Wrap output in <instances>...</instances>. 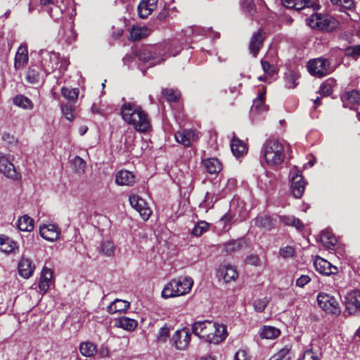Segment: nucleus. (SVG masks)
Returning <instances> with one entry per match:
<instances>
[{
  "mask_svg": "<svg viewBox=\"0 0 360 360\" xmlns=\"http://www.w3.org/2000/svg\"><path fill=\"white\" fill-rule=\"evenodd\" d=\"M28 59L29 57L27 47L24 45H20L18 47L15 56V69L19 70L23 68L27 63Z\"/></svg>",
  "mask_w": 360,
  "mask_h": 360,
  "instance_id": "b1692460",
  "label": "nucleus"
},
{
  "mask_svg": "<svg viewBox=\"0 0 360 360\" xmlns=\"http://www.w3.org/2000/svg\"><path fill=\"white\" fill-rule=\"evenodd\" d=\"M62 112L65 118L68 120H72L74 117L73 108L72 105H65L61 108Z\"/></svg>",
  "mask_w": 360,
  "mask_h": 360,
  "instance_id": "680f3d73",
  "label": "nucleus"
},
{
  "mask_svg": "<svg viewBox=\"0 0 360 360\" xmlns=\"http://www.w3.org/2000/svg\"><path fill=\"white\" fill-rule=\"evenodd\" d=\"M268 110V106L265 105L264 101L260 98H255L253 101L252 105L250 109V115L255 117L256 115L261 114Z\"/></svg>",
  "mask_w": 360,
  "mask_h": 360,
  "instance_id": "f704fd0d",
  "label": "nucleus"
},
{
  "mask_svg": "<svg viewBox=\"0 0 360 360\" xmlns=\"http://www.w3.org/2000/svg\"><path fill=\"white\" fill-rule=\"evenodd\" d=\"M79 350L82 355L86 357H91L96 354V347L95 345L90 342H82L80 345Z\"/></svg>",
  "mask_w": 360,
  "mask_h": 360,
  "instance_id": "4c0bfd02",
  "label": "nucleus"
},
{
  "mask_svg": "<svg viewBox=\"0 0 360 360\" xmlns=\"http://www.w3.org/2000/svg\"><path fill=\"white\" fill-rule=\"evenodd\" d=\"M299 76L294 72H289L285 74L286 86L289 89H294L297 86L296 81L298 79Z\"/></svg>",
  "mask_w": 360,
  "mask_h": 360,
  "instance_id": "8fccbe9b",
  "label": "nucleus"
},
{
  "mask_svg": "<svg viewBox=\"0 0 360 360\" xmlns=\"http://www.w3.org/2000/svg\"><path fill=\"white\" fill-rule=\"evenodd\" d=\"M129 200L131 207L139 212L141 218L145 221L148 220L152 211L146 201L138 195H130Z\"/></svg>",
  "mask_w": 360,
  "mask_h": 360,
  "instance_id": "9b49d317",
  "label": "nucleus"
},
{
  "mask_svg": "<svg viewBox=\"0 0 360 360\" xmlns=\"http://www.w3.org/2000/svg\"><path fill=\"white\" fill-rule=\"evenodd\" d=\"M39 233L45 240L51 242L56 241L59 238L60 231L58 227L52 224H44L40 226Z\"/></svg>",
  "mask_w": 360,
  "mask_h": 360,
  "instance_id": "dca6fc26",
  "label": "nucleus"
},
{
  "mask_svg": "<svg viewBox=\"0 0 360 360\" xmlns=\"http://www.w3.org/2000/svg\"><path fill=\"white\" fill-rule=\"evenodd\" d=\"M115 250V245L112 241L107 240L101 243L99 252L103 255L111 257L114 255Z\"/></svg>",
  "mask_w": 360,
  "mask_h": 360,
  "instance_id": "a19ab883",
  "label": "nucleus"
},
{
  "mask_svg": "<svg viewBox=\"0 0 360 360\" xmlns=\"http://www.w3.org/2000/svg\"><path fill=\"white\" fill-rule=\"evenodd\" d=\"M279 254L283 258L290 257L293 256L294 249L290 246H287L281 249Z\"/></svg>",
  "mask_w": 360,
  "mask_h": 360,
  "instance_id": "0e129e2a",
  "label": "nucleus"
},
{
  "mask_svg": "<svg viewBox=\"0 0 360 360\" xmlns=\"http://www.w3.org/2000/svg\"><path fill=\"white\" fill-rule=\"evenodd\" d=\"M138 323L136 320L126 316L120 317L115 320V326L128 331H133L137 327Z\"/></svg>",
  "mask_w": 360,
  "mask_h": 360,
  "instance_id": "bb28decb",
  "label": "nucleus"
},
{
  "mask_svg": "<svg viewBox=\"0 0 360 360\" xmlns=\"http://www.w3.org/2000/svg\"><path fill=\"white\" fill-rule=\"evenodd\" d=\"M13 155L0 152V173L9 179L18 180L21 176L13 164Z\"/></svg>",
  "mask_w": 360,
  "mask_h": 360,
  "instance_id": "423d86ee",
  "label": "nucleus"
},
{
  "mask_svg": "<svg viewBox=\"0 0 360 360\" xmlns=\"http://www.w3.org/2000/svg\"><path fill=\"white\" fill-rule=\"evenodd\" d=\"M246 263L252 266H259L261 263L258 255H251L246 258Z\"/></svg>",
  "mask_w": 360,
  "mask_h": 360,
  "instance_id": "338daca9",
  "label": "nucleus"
},
{
  "mask_svg": "<svg viewBox=\"0 0 360 360\" xmlns=\"http://www.w3.org/2000/svg\"><path fill=\"white\" fill-rule=\"evenodd\" d=\"M158 0H141L138 6V13L141 18H146L156 8Z\"/></svg>",
  "mask_w": 360,
  "mask_h": 360,
  "instance_id": "412c9836",
  "label": "nucleus"
},
{
  "mask_svg": "<svg viewBox=\"0 0 360 360\" xmlns=\"http://www.w3.org/2000/svg\"><path fill=\"white\" fill-rule=\"evenodd\" d=\"M193 285V281L191 277L173 279L165 286L162 296L167 299L186 295L191 291Z\"/></svg>",
  "mask_w": 360,
  "mask_h": 360,
  "instance_id": "7ed1b4c3",
  "label": "nucleus"
},
{
  "mask_svg": "<svg viewBox=\"0 0 360 360\" xmlns=\"http://www.w3.org/2000/svg\"><path fill=\"white\" fill-rule=\"evenodd\" d=\"M218 274L226 283L235 281L238 276L236 268L229 264L220 266L218 270Z\"/></svg>",
  "mask_w": 360,
  "mask_h": 360,
  "instance_id": "6ab92c4d",
  "label": "nucleus"
},
{
  "mask_svg": "<svg viewBox=\"0 0 360 360\" xmlns=\"http://www.w3.org/2000/svg\"><path fill=\"white\" fill-rule=\"evenodd\" d=\"M255 225L260 229L271 230L275 225V221L267 215H259L254 219Z\"/></svg>",
  "mask_w": 360,
  "mask_h": 360,
  "instance_id": "c85d7f7f",
  "label": "nucleus"
},
{
  "mask_svg": "<svg viewBox=\"0 0 360 360\" xmlns=\"http://www.w3.org/2000/svg\"><path fill=\"white\" fill-rule=\"evenodd\" d=\"M163 96L169 102L177 101L181 96V94L178 90L173 89H164L162 91Z\"/></svg>",
  "mask_w": 360,
  "mask_h": 360,
  "instance_id": "37998d69",
  "label": "nucleus"
},
{
  "mask_svg": "<svg viewBox=\"0 0 360 360\" xmlns=\"http://www.w3.org/2000/svg\"><path fill=\"white\" fill-rule=\"evenodd\" d=\"M307 8H312L313 10H317L319 6L314 0H296L295 3V9L299 11Z\"/></svg>",
  "mask_w": 360,
  "mask_h": 360,
  "instance_id": "c03bdc74",
  "label": "nucleus"
},
{
  "mask_svg": "<svg viewBox=\"0 0 360 360\" xmlns=\"http://www.w3.org/2000/svg\"><path fill=\"white\" fill-rule=\"evenodd\" d=\"M231 151L237 158L243 157L247 153L246 145L239 139L234 137L231 143Z\"/></svg>",
  "mask_w": 360,
  "mask_h": 360,
  "instance_id": "cd10ccee",
  "label": "nucleus"
},
{
  "mask_svg": "<svg viewBox=\"0 0 360 360\" xmlns=\"http://www.w3.org/2000/svg\"><path fill=\"white\" fill-rule=\"evenodd\" d=\"M63 37L64 39L69 44L75 40L77 34L73 29L72 23L67 25L66 30L63 31Z\"/></svg>",
  "mask_w": 360,
  "mask_h": 360,
  "instance_id": "a18cd8bd",
  "label": "nucleus"
},
{
  "mask_svg": "<svg viewBox=\"0 0 360 360\" xmlns=\"http://www.w3.org/2000/svg\"><path fill=\"white\" fill-rule=\"evenodd\" d=\"M136 56L139 59L143 61L144 63H148L149 67L156 65L163 61V59H160L157 56L155 52L153 51L151 47H143L139 50L136 53Z\"/></svg>",
  "mask_w": 360,
  "mask_h": 360,
  "instance_id": "4468645a",
  "label": "nucleus"
},
{
  "mask_svg": "<svg viewBox=\"0 0 360 360\" xmlns=\"http://www.w3.org/2000/svg\"><path fill=\"white\" fill-rule=\"evenodd\" d=\"M214 323L207 320L195 322L192 326L193 333L207 342V340L211 339V332L215 331Z\"/></svg>",
  "mask_w": 360,
  "mask_h": 360,
  "instance_id": "9d476101",
  "label": "nucleus"
},
{
  "mask_svg": "<svg viewBox=\"0 0 360 360\" xmlns=\"http://www.w3.org/2000/svg\"><path fill=\"white\" fill-rule=\"evenodd\" d=\"M41 64L46 75L53 72L58 68L59 54L54 51H41Z\"/></svg>",
  "mask_w": 360,
  "mask_h": 360,
  "instance_id": "0eeeda50",
  "label": "nucleus"
},
{
  "mask_svg": "<svg viewBox=\"0 0 360 360\" xmlns=\"http://www.w3.org/2000/svg\"><path fill=\"white\" fill-rule=\"evenodd\" d=\"M291 181V192L292 195L297 198H301L304 191L306 185L303 176L301 174L297 172L292 176Z\"/></svg>",
  "mask_w": 360,
  "mask_h": 360,
  "instance_id": "a211bd4d",
  "label": "nucleus"
},
{
  "mask_svg": "<svg viewBox=\"0 0 360 360\" xmlns=\"http://www.w3.org/2000/svg\"><path fill=\"white\" fill-rule=\"evenodd\" d=\"M307 24L313 29L330 31L336 27L337 22L328 15L313 13L307 18Z\"/></svg>",
  "mask_w": 360,
  "mask_h": 360,
  "instance_id": "39448f33",
  "label": "nucleus"
},
{
  "mask_svg": "<svg viewBox=\"0 0 360 360\" xmlns=\"http://www.w3.org/2000/svg\"><path fill=\"white\" fill-rule=\"evenodd\" d=\"M261 65L264 72L269 75H273L274 73V68L267 61L262 60Z\"/></svg>",
  "mask_w": 360,
  "mask_h": 360,
  "instance_id": "69168bd1",
  "label": "nucleus"
},
{
  "mask_svg": "<svg viewBox=\"0 0 360 360\" xmlns=\"http://www.w3.org/2000/svg\"><path fill=\"white\" fill-rule=\"evenodd\" d=\"M309 73L319 78L323 77L334 71L328 59L320 57L310 60L307 63Z\"/></svg>",
  "mask_w": 360,
  "mask_h": 360,
  "instance_id": "20e7f679",
  "label": "nucleus"
},
{
  "mask_svg": "<svg viewBox=\"0 0 360 360\" xmlns=\"http://www.w3.org/2000/svg\"><path fill=\"white\" fill-rule=\"evenodd\" d=\"M346 55L354 59H357L360 56V45L351 46L347 48Z\"/></svg>",
  "mask_w": 360,
  "mask_h": 360,
  "instance_id": "6e6d98bb",
  "label": "nucleus"
},
{
  "mask_svg": "<svg viewBox=\"0 0 360 360\" xmlns=\"http://www.w3.org/2000/svg\"><path fill=\"white\" fill-rule=\"evenodd\" d=\"M320 241L328 249H333L337 243L335 237L329 232H322L320 236Z\"/></svg>",
  "mask_w": 360,
  "mask_h": 360,
  "instance_id": "c9c22d12",
  "label": "nucleus"
},
{
  "mask_svg": "<svg viewBox=\"0 0 360 360\" xmlns=\"http://www.w3.org/2000/svg\"><path fill=\"white\" fill-rule=\"evenodd\" d=\"M53 272L51 269L44 268L41 272V278L38 284L39 288L45 294L50 286L51 280L52 278Z\"/></svg>",
  "mask_w": 360,
  "mask_h": 360,
  "instance_id": "a878e982",
  "label": "nucleus"
},
{
  "mask_svg": "<svg viewBox=\"0 0 360 360\" xmlns=\"http://www.w3.org/2000/svg\"><path fill=\"white\" fill-rule=\"evenodd\" d=\"M319 357L316 352H314L312 349L306 350L300 360H319Z\"/></svg>",
  "mask_w": 360,
  "mask_h": 360,
  "instance_id": "bf43d9fd",
  "label": "nucleus"
},
{
  "mask_svg": "<svg viewBox=\"0 0 360 360\" xmlns=\"http://www.w3.org/2000/svg\"><path fill=\"white\" fill-rule=\"evenodd\" d=\"M280 334V330L275 327L265 326L260 332V336L264 339H274L277 338Z\"/></svg>",
  "mask_w": 360,
  "mask_h": 360,
  "instance_id": "e433bc0d",
  "label": "nucleus"
},
{
  "mask_svg": "<svg viewBox=\"0 0 360 360\" xmlns=\"http://www.w3.org/2000/svg\"><path fill=\"white\" fill-rule=\"evenodd\" d=\"M317 302L319 307L327 313L333 314H339L340 313V307L338 300L327 293H319Z\"/></svg>",
  "mask_w": 360,
  "mask_h": 360,
  "instance_id": "6e6552de",
  "label": "nucleus"
},
{
  "mask_svg": "<svg viewBox=\"0 0 360 360\" xmlns=\"http://www.w3.org/2000/svg\"><path fill=\"white\" fill-rule=\"evenodd\" d=\"M176 141L186 147L191 145V143L198 139V133L194 130H182L175 134Z\"/></svg>",
  "mask_w": 360,
  "mask_h": 360,
  "instance_id": "f3484780",
  "label": "nucleus"
},
{
  "mask_svg": "<svg viewBox=\"0 0 360 360\" xmlns=\"http://www.w3.org/2000/svg\"><path fill=\"white\" fill-rule=\"evenodd\" d=\"M44 76L41 73V68L37 65H32L26 75V80L30 84H37L44 80Z\"/></svg>",
  "mask_w": 360,
  "mask_h": 360,
  "instance_id": "393cba45",
  "label": "nucleus"
},
{
  "mask_svg": "<svg viewBox=\"0 0 360 360\" xmlns=\"http://www.w3.org/2000/svg\"><path fill=\"white\" fill-rule=\"evenodd\" d=\"M121 115L125 122L140 133L148 132L151 129L148 115L136 103L125 102L121 107Z\"/></svg>",
  "mask_w": 360,
  "mask_h": 360,
  "instance_id": "f257e3e1",
  "label": "nucleus"
},
{
  "mask_svg": "<svg viewBox=\"0 0 360 360\" xmlns=\"http://www.w3.org/2000/svg\"><path fill=\"white\" fill-rule=\"evenodd\" d=\"M13 104L19 108L25 110H32L34 103L27 96L22 94H19L15 96L13 99Z\"/></svg>",
  "mask_w": 360,
  "mask_h": 360,
  "instance_id": "473e14b6",
  "label": "nucleus"
},
{
  "mask_svg": "<svg viewBox=\"0 0 360 360\" xmlns=\"http://www.w3.org/2000/svg\"><path fill=\"white\" fill-rule=\"evenodd\" d=\"M265 32L262 28L252 34L249 41L248 49L253 57L256 58L257 56L263 46Z\"/></svg>",
  "mask_w": 360,
  "mask_h": 360,
  "instance_id": "ddd939ff",
  "label": "nucleus"
},
{
  "mask_svg": "<svg viewBox=\"0 0 360 360\" xmlns=\"http://www.w3.org/2000/svg\"><path fill=\"white\" fill-rule=\"evenodd\" d=\"M269 302V299L266 297L262 299H257L253 302V307L257 312L260 313L264 311Z\"/></svg>",
  "mask_w": 360,
  "mask_h": 360,
  "instance_id": "09e8293b",
  "label": "nucleus"
},
{
  "mask_svg": "<svg viewBox=\"0 0 360 360\" xmlns=\"http://www.w3.org/2000/svg\"><path fill=\"white\" fill-rule=\"evenodd\" d=\"M256 0H242V7L250 15H253L256 11L255 1Z\"/></svg>",
  "mask_w": 360,
  "mask_h": 360,
  "instance_id": "5fc2aeb1",
  "label": "nucleus"
},
{
  "mask_svg": "<svg viewBox=\"0 0 360 360\" xmlns=\"http://www.w3.org/2000/svg\"><path fill=\"white\" fill-rule=\"evenodd\" d=\"M191 341V334L187 328L176 330L172 335L171 342L179 350L188 348Z\"/></svg>",
  "mask_w": 360,
  "mask_h": 360,
  "instance_id": "f8f14e48",
  "label": "nucleus"
},
{
  "mask_svg": "<svg viewBox=\"0 0 360 360\" xmlns=\"http://www.w3.org/2000/svg\"><path fill=\"white\" fill-rule=\"evenodd\" d=\"M17 227L22 231H31L34 229V221L28 215H23L18 219Z\"/></svg>",
  "mask_w": 360,
  "mask_h": 360,
  "instance_id": "72a5a7b5",
  "label": "nucleus"
},
{
  "mask_svg": "<svg viewBox=\"0 0 360 360\" xmlns=\"http://www.w3.org/2000/svg\"><path fill=\"white\" fill-rule=\"evenodd\" d=\"M345 98L352 103H355L359 101L360 94L358 91L352 90L345 94Z\"/></svg>",
  "mask_w": 360,
  "mask_h": 360,
  "instance_id": "13d9d810",
  "label": "nucleus"
},
{
  "mask_svg": "<svg viewBox=\"0 0 360 360\" xmlns=\"http://www.w3.org/2000/svg\"><path fill=\"white\" fill-rule=\"evenodd\" d=\"M72 165L76 173L83 174L85 172L86 163L82 158L75 156L72 161Z\"/></svg>",
  "mask_w": 360,
  "mask_h": 360,
  "instance_id": "79ce46f5",
  "label": "nucleus"
},
{
  "mask_svg": "<svg viewBox=\"0 0 360 360\" xmlns=\"http://www.w3.org/2000/svg\"><path fill=\"white\" fill-rule=\"evenodd\" d=\"M136 181L134 174L128 170L118 172L115 176V182L121 186H131Z\"/></svg>",
  "mask_w": 360,
  "mask_h": 360,
  "instance_id": "5701e85b",
  "label": "nucleus"
},
{
  "mask_svg": "<svg viewBox=\"0 0 360 360\" xmlns=\"http://www.w3.org/2000/svg\"><path fill=\"white\" fill-rule=\"evenodd\" d=\"M18 273L22 277L29 278L33 274L35 266L30 259L22 257L18 263Z\"/></svg>",
  "mask_w": 360,
  "mask_h": 360,
  "instance_id": "4be33fe9",
  "label": "nucleus"
},
{
  "mask_svg": "<svg viewBox=\"0 0 360 360\" xmlns=\"http://www.w3.org/2000/svg\"><path fill=\"white\" fill-rule=\"evenodd\" d=\"M136 138V134L132 130H127L124 134V145L127 149H131Z\"/></svg>",
  "mask_w": 360,
  "mask_h": 360,
  "instance_id": "3c124183",
  "label": "nucleus"
},
{
  "mask_svg": "<svg viewBox=\"0 0 360 360\" xmlns=\"http://www.w3.org/2000/svg\"><path fill=\"white\" fill-rule=\"evenodd\" d=\"M345 312L349 315L360 314V290L355 289L346 295L345 297Z\"/></svg>",
  "mask_w": 360,
  "mask_h": 360,
  "instance_id": "1a4fd4ad",
  "label": "nucleus"
},
{
  "mask_svg": "<svg viewBox=\"0 0 360 360\" xmlns=\"http://www.w3.org/2000/svg\"><path fill=\"white\" fill-rule=\"evenodd\" d=\"M245 245V241L243 238L231 240L224 244V250L226 253L231 254L239 251Z\"/></svg>",
  "mask_w": 360,
  "mask_h": 360,
  "instance_id": "7c9ffc66",
  "label": "nucleus"
},
{
  "mask_svg": "<svg viewBox=\"0 0 360 360\" xmlns=\"http://www.w3.org/2000/svg\"><path fill=\"white\" fill-rule=\"evenodd\" d=\"M330 2L336 6H340V10L344 11L345 10H352L354 7L353 0H330Z\"/></svg>",
  "mask_w": 360,
  "mask_h": 360,
  "instance_id": "49530a36",
  "label": "nucleus"
},
{
  "mask_svg": "<svg viewBox=\"0 0 360 360\" xmlns=\"http://www.w3.org/2000/svg\"><path fill=\"white\" fill-rule=\"evenodd\" d=\"M148 34V29L146 27H133L130 31V39L133 41H139Z\"/></svg>",
  "mask_w": 360,
  "mask_h": 360,
  "instance_id": "58836bf2",
  "label": "nucleus"
},
{
  "mask_svg": "<svg viewBox=\"0 0 360 360\" xmlns=\"http://www.w3.org/2000/svg\"><path fill=\"white\" fill-rule=\"evenodd\" d=\"M262 157L269 166L274 167L281 165L284 160V148L278 140H267L263 145Z\"/></svg>",
  "mask_w": 360,
  "mask_h": 360,
  "instance_id": "f03ea898",
  "label": "nucleus"
},
{
  "mask_svg": "<svg viewBox=\"0 0 360 360\" xmlns=\"http://www.w3.org/2000/svg\"><path fill=\"white\" fill-rule=\"evenodd\" d=\"M319 91L323 96H329L333 92L331 84L328 82H323L320 86Z\"/></svg>",
  "mask_w": 360,
  "mask_h": 360,
  "instance_id": "e2e57ef3",
  "label": "nucleus"
},
{
  "mask_svg": "<svg viewBox=\"0 0 360 360\" xmlns=\"http://www.w3.org/2000/svg\"><path fill=\"white\" fill-rule=\"evenodd\" d=\"M5 241L4 247H1V251L6 253L14 252L15 249L17 248L16 243L8 237H6Z\"/></svg>",
  "mask_w": 360,
  "mask_h": 360,
  "instance_id": "864d4df0",
  "label": "nucleus"
},
{
  "mask_svg": "<svg viewBox=\"0 0 360 360\" xmlns=\"http://www.w3.org/2000/svg\"><path fill=\"white\" fill-rule=\"evenodd\" d=\"M314 266L316 271L323 275H335L338 272L337 266L332 265L328 261L320 257H316L314 259Z\"/></svg>",
  "mask_w": 360,
  "mask_h": 360,
  "instance_id": "2eb2a0df",
  "label": "nucleus"
},
{
  "mask_svg": "<svg viewBox=\"0 0 360 360\" xmlns=\"http://www.w3.org/2000/svg\"><path fill=\"white\" fill-rule=\"evenodd\" d=\"M170 328L167 325H164L158 331L157 340L158 342H165L169 335Z\"/></svg>",
  "mask_w": 360,
  "mask_h": 360,
  "instance_id": "603ef678",
  "label": "nucleus"
},
{
  "mask_svg": "<svg viewBox=\"0 0 360 360\" xmlns=\"http://www.w3.org/2000/svg\"><path fill=\"white\" fill-rule=\"evenodd\" d=\"M40 5L46 11L51 17H53L52 11L55 6V0H40Z\"/></svg>",
  "mask_w": 360,
  "mask_h": 360,
  "instance_id": "4d7b16f0",
  "label": "nucleus"
},
{
  "mask_svg": "<svg viewBox=\"0 0 360 360\" xmlns=\"http://www.w3.org/2000/svg\"><path fill=\"white\" fill-rule=\"evenodd\" d=\"M311 278L307 275H302L296 281V285L300 288H303L305 285L309 283Z\"/></svg>",
  "mask_w": 360,
  "mask_h": 360,
  "instance_id": "774afa93",
  "label": "nucleus"
},
{
  "mask_svg": "<svg viewBox=\"0 0 360 360\" xmlns=\"http://www.w3.org/2000/svg\"><path fill=\"white\" fill-rule=\"evenodd\" d=\"M209 229V224L205 221L198 222L192 230V234L195 236H200Z\"/></svg>",
  "mask_w": 360,
  "mask_h": 360,
  "instance_id": "de8ad7c7",
  "label": "nucleus"
},
{
  "mask_svg": "<svg viewBox=\"0 0 360 360\" xmlns=\"http://www.w3.org/2000/svg\"><path fill=\"white\" fill-rule=\"evenodd\" d=\"M79 92V91L77 88L63 87L61 89L63 96L74 103L77 100Z\"/></svg>",
  "mask_w": 360,
  "mask_h": 360,
  "instance_id": "ea45409f",
  "label": "nucleus"
},
{
  "mask_svg": "<svg viewBox=\"0 0 360 360\" xmlns=\"http://www.w3.org/2000/svg\"><path fill=\"white\" fill-rule=\"evenodd\" d=\"M202 165L210 174H217L221 170V164L217 158H207L202 160Z\"/></svg>",
  "mask_w": 360,
  "mask_h": 360,
  "instance_id": "c756f323",
  "label": "nucleus"
},
{
  "mask_svg": "<svg viewBox=\"0 0 360 360\" xmlns=\"http://www.w3.org/2000/svg\"><path fill=\"white\" fill-rule=\"evenodd\" d=\"M275 355L281 360H290L291 359L290 349L288 347L281 349Z\"/></svg>",
  "mask_w": 360,
  "mask_h": 360,
  "instance_id": "052dcab7",
  "label": "nucleus"
},
{
  "mask_svg": "<svg viewBox=\"0 0 360 360\" xmlns=\"http://www.w3.org/2000/svg\"><path fill=\"white\" fill-rule=\"evenodd\" d=\"M130 307V303L127 301L117 299L114 302H111L108 307V311L110 314L116 312L125 311Z\"/></svg>",
  "mask_w": 360,
  "mask_h": 360,
  "instance_id": "2f4dec72",
  "label": "nucleus"
},
{
  "mask_svg": "<svg viewBox=\"0 0 360 360\" xmlns=\"http://www.w3.org/2000/svg\"><path fill=\"white\" fill-rule=\"evenodd\" d=\"M215 331L211 332L210 338L207 340L210 344H219L227 337L226 328L223 324L214 323Z\"/></svg>",
  "mask_w": 360,
  "mask_h": 360,
  "instance_id": "aec40b11",
  "label": "nucleus"
}]
</instances>
